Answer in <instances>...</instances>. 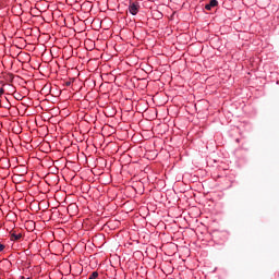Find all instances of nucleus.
Returning <instances> with one entry per match:
<instances>
[{"label": "nucleus", "mask_w": 279, "mask_h": 279, "mask_svg": "<svg viewBox=\"0 0 279 279\" xmlns=\"http://www.w3.org/2000/svg\"><path fill=\"white\" fill-rule=\"evenodd\" d=\"M219 2L217 0H210L207 4H205V10H213V8H217Z\"/></svg>", "instance_id": "nucleus-2"}, {"label": "nucleus", "mask_w": 279, "mask_h": 279, "mask_svg": "<svg viewBox=\"0 0 279 279\" xmlns=\"http://www.w3.org/2000/svg\"><path fill=\"white\" fill-rule=\"evenodd\" d=\"M140 10H141V4H138V2H130L129 4L130 14H132L133 16H136Z\"/></svg>", "instance_id": "nucleus-1"}, {"label": "nucleus", "mask_w": 279, "mask_h": 279, "mask_svg": "<svg viewBox=\"0 0 279 279\" xmlns=\"http://www.w3.org/2000/svg\"><path fill=\"white\" fill-rule=\"evenodd\" d=\"M10 234H11V241H19L23 236V234L16 233V231H12Z\"/></svg>", "instance_id": "nucleus-3"}, {"label": "nucleus", "mask_w": 279, "mask_h": 279, "mask_svg": "<svg viewBox=\"0 0 279 279\" xmlns=\"http://www.w3.org/2000/svg\"><path fill=\"white\" fill-rule=\"evenodd\" d=\"M5 90L3 88H0V95H3Z\"/></svg>", "instance_id": "nucleus-7"}, {"label": "nucleus", "mask_w": 279, "mask_h": 279, "mask_svg": "<svg viewBox=\"0 0 279 279\" xmlns=\"http://www.w3.org/2000/svg\"><path fill=\"white\" fill-rule=\"evenodd\" d=\"M3 250H5V245L0 244V252H3Z\"/></svg>", "instance_id": "nucleus-6"}, {"label": "nucleus", "mask_w": 279, "mask_h": 279, "mask_svg": "<svg viewBox=\"0 0 279 279\" xmlns=\"http://www.w3.org/2000/svg\"><path fill=\"white\" fill-rule=\"evenodd\" d=\"M88 44H90L92 45V47H95V44H94V41H93V39H85V45H88Z\"/></svg>", "instance_id": "nucleus-5"}, {"label": "nucleus", "mask_w": 279, "mask_h": 279, "mask_svg": "<svg viewBox=\"0 0 279 279\" xmlns=\"http://www.w3.org/2000/svg\"><path fill=\"white\" fill-rule=\"evenodd\" d=\"M99 276L98 271H94L88 279H96Z\"/></svg>", "instance_id": "nucleus-4"}]
</instances>
